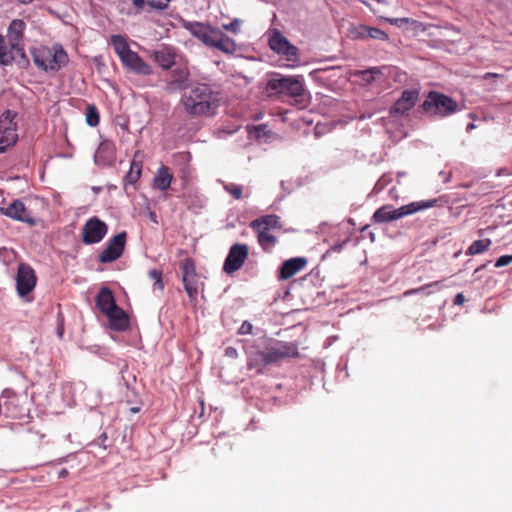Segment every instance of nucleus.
<instances>
[{
	"label": "nucleus",
	"mask_w": 512,
	"mask_h": 512,
	"mask_svg": "<svg viewBox=\"0 0 512 512\" xmlns=\"http://www.w3.org/2000/svg\"><path fill=\"white\" fill-rule=\"evenodd\" d=\"M245 353L247 368L254 370L257 374H262L266 366L300 356L296 342H284L275 339L267 340L262 348L259 345H249L245 348Z\"/></svg>",
	"instance_id": "obj_1"
},
{
	"label": "nucleus",
	"mask_w": 512,
	"mask_h": 512,
	"mask_svg": "<svg viewBox=\"0 0 512 512\" xmlns=\"http://www.w3.org/2000/svg\"><path fill=\"white\" fill-rule=\"evenodd\" d=\"M220 92L215 85L196 81L190 91L183 94L181 104L192 117L211 116L219 106Z\"/></svg>",
	"instance_id": "obj_2"
},
{
	"label": "nucleus",
	"mask_w": 512,
	"mask_h": 512,
	"mask_svg": "<svg viewBox=\"0 0 512 512\" xmlns=\"http://www.w3.org/2000/svg\"><path fill=\"white\" fill-rule=\"evenodd\" d=\"M184 27L207 47L232 55L237 50L236 42L227 36L220 28L209 23L186 22Z\"/></svg>",
	"instance_id": "obj_3"
},
{
	"label": "nucleus",
	"mask_w": 512,
	"mask_h": 512,
	"mask_svg": "<svg viewBox=\"0 0 512 512\" xmlns=\"http://www.w3.org/2000/svg\"><path fill=\"white\" fill-rule=\"evenodd\" d=\"M31 55L34 64L45 72H57L68 63V55L59 45L33 47Z\"/></svg>",
	"instance_id": "obj_4"
},
{
	"label": "nucleus",
	"mask_w": 512,
	"mask_h": 512,
	"mask_svg": "<svg viewBox=\"0 0 512 512\" xmlns=\"http://www.w3.org/2000/svg\"><path fill=\"white\" fill-rule=\"evenodd\" d=\"M436 202V199L427 201H416L401 206L397 209H393L391 205H384L374 212L372 220L375 223H386L390 221H395L404 216L411 215L418 211L431 208L435 206Z\"/></svg>",
	"instance_id": "obj_5"
},
{
	"label": "nucleus",
	"mask_w": 512,
	"mask_h": 512,
	"mask_svg": "<svg viewBox=\"0 0 512 512\" xmlns=\"http://www.w3.org/2000/svg\"><path fill=\"white\" fill-rule=\"evenodd\" d=\"M421 107L425 113L438 117H446L459 110L454 99L437 91L429 92Z\"/></svg>",
	"instance_id": "obj_6"
},
{
	"label": "nucleus",
	"mask_w": 512,
	"mask_h": 512,
	"mask_svg": "<svg viewBox=\"0 0 512 512\" xmlns=\"http://www.w3.org/2000/svg\"><path fill=\"white\" fill-rule=\"evenodd\" d=\"M266 90L275 94H283L291 97H301L304 94V86L298 77L281 76L272 78L267 82Z\"/></svg>",
	"instance_id": "obj_7"
},
{
	"label": "nucleus",
	"mask_w": 512,
	"mask_h": 512,
	"mask_svg": "<svg viewBox=\"0 0 512 512\" xmlns=\"http://www.w3.org/2000/svg\"><path fill=\"white\" fill-rule=\"evenodd\" d=\"M16 116L17 113L9 109L0 116V153L13 146L18 139L17 123L14 122Z\"/></svg>",
	"instance_id": "obj_8"
},
{
	"label": "nucleus",
	"mask_w": 512,
	"mask_h": 512,
	"mask_svg": "<svg viewBox=\"0 0 512 512\" xmlns=\"http://www.w3.org/2000/svg\"><path fill=\"white\" fill-rule=\"evenodd\" d=\"M37 282V277L34 269L27 263H20L18 265L16 275V290L21 298H26L31 301L27 296L34 290Z\"/></svg>",
	"instance_id": "obj_9"
},
{
	"label": "nucleus",
	"mask_w": 512,
	"mask_h": 512,
	"mask_svg": "<svg viewBox=\"0 0 512 512\" xmlns=\"http://www.w3.org/2000/svg\"><path fill=\"white\" fill-rule=\"evenodd\" d=\"M108 231V226L98 217H91L82 228V242L84 244H96L102 241Z\"/></svg>",
	"instance_id": "obj_10"
},
{
	"label": "nucleus",
	"mask_w": 512,
	"mask_h": 512,
	"mask_svg": "<svg viewBox=\"0 0 512 512\" xmlns=\"http://www.w3.org/2000/svg\"><path fill=\"white\" fill-rule=\"evenodd\" d=\"M127 233L125 231L110 238L106 247L99 255V262L111 263L120 258L124 252L126 245Z\"/></svg>",
	"instance_id": "obj_11"
},
{
	"label": "nucleus",
	"mask_w": 512,
	"mask_h": 512,
	"mask_svg": "<svg viewBox=\"0 0 512 512\" xmlns=\"http://www.w3.org/2000/svg\"><path fill=\"white\" fill-rule=\"evenodd\" d=\"M191 74L187 67L173 68L166 78L165 90L169 93L186 90L191 87Z\"/></svg>",
	"instance_id": "obj_12"
},
{
	"label": "nucleus",
	"mask_w": 512,
	"mask_h": 512,
	"mask_svg": "<svg viewBox=\"0 0 512 512\" xmlns=\"http://www.w3.org/2000/svg\"><path fill=\"white\" fill-rule=\"evenodd\" d=\"M249 249L246 244L236 243L230 247L228 255L223 264V270L232 274L239 270L248 258Z\"/></svg>",
	"instance_id": "obj_13"
},
{
	"label": "nucleus",
	"mask_w": 512,
	"mask_h": 512,
	"mask_svg": "<svg viewBox=\"0 0 512 512\" xmlns=\"http://www.w3.org/2000/svg\"><path fill=\"white\" fill-rule=\"evenodd\" d=\"M419 96L417 89H407L402 92L401 97L390 108V115L400 117L405 115L416 104Z\"/></svg>",
	"instance_id": "obj_14"
},
{
	"label": "nucleus",
	"mask_w": 512,
	"mask_h": 512,
	"mask_svg": "<svg viewBox=\"0 0 512 512\" xmlns=\"http://www.w3.org/2000/svg\"><path fill=\"white\" fill-rule=\"evenodd\" d=\"M5 216L16 221L27 223L30 226L36 223L31 212L27 210L24 203L19 199H15L8 207H5Z\"/></svg>",
	"instance_id": "obj_15"
},
{
	"label": "nucleus",
	"mask_w": 512,
	"mask_h": 512,
	"mask_svg": "<svg viewBox=\"0 0 512 512\" xmlns=\"http://www.w3.org/2000/svg\"><path fill=\"white\" fill-rule=\"evenodd\" d=\"M122 63L140 75H150L151 67L134 51L130 50L127 55L121 59Z\"/></svg>",
	"instance_id": "obj_16"
},
{
	"label": "nucleus",
	"mask_w": 512,
	"mask_h": 512,
	"mask_svg": "<svg viewBox=\"0 0 512 512\" xmlns=\"http://www.w3.org/2000/svg\"><path fill=\"white\" fill-rule=\"evenodd\" d=\"M176 51L173 47L162 46L153 52L154 61L164 70L171 69L175 64Z\"/></svg>",
	"instance_id": "obj_17"
},
{
	"label": "nucleus",
	"mask_w": 512,
	"mask_h": 512,
	"mask_svg": "<svg viewBox=\"0 0 512 512\" xmlns=\"http://www.w3.org/2000/svg\"><path fill=\"white\" fill-rule=\"evenodd\" d=\"M96 306L103 313L113 311L118 305L115 302L114 295L108 287H102L96 296Z\"/></svg>",
	"instance_id": "obj_18"
},
{
	"label": "nucleus",
	"mask_w": 512,
	"mask_h": 512,
	"mask_svg": "<svg viewBox=\"0 0 512 512\" xmlns=\"http://www.w3.org/2000/svg\"><path fill=\"white\" fill-rule=\"evenodd\" d=\"M307 264V259L303 257L291 258L283 262L280 268V278L287 280L302 270Z\"/></svg>",
	"instance_id": "obj_19"
},
{
	"label": "nucleus",
	"mask_w": 512,
	"mask_h": 512,
	"mask_svg": "<svg viewBox=\"0 0 512 512\" xmlns=\"http://www.w3.org/2000/svg\"><path fill=\"white\" fill-rule=\"evenodd\" d=\"M106 316L109 319L110 327L116 331H125L129 327V319L126 312L117 306L113 311L108 312Z\"/></svg>",
	"instance_id": "obj_20"
},
{
	"label": "nucleus",
	"mask_w": 512,
	"mask_h": 512,
	"mask_svg": "<svg viewBox=\"0 0 512 512\" xmlns=\"http://www.w3.org/2000/svg\"><path fill=\"white\" fill-rule=\"evenodd\" d=\"M250 227L252 229L262 228L265 230H270L272 228L273 229H281L282 225H281L279 216H277L275 214H270V215L261 216L255 220H253L250 223Z\"/></svg>",
	"instance_id": "obj_21"
},
{
	"label": "nucleus",
	"mask_w": 512,
	"mask_h": 512,
	"mask_svg": "<svg viewBox=\"0 0 512 512\" xmlns=\"http://www.w3.org/2000/svg\"><path fill=\"white\" fill-rule=\"evenodd\" d=\"M268 46L274 52L278 53L285 46L288 39L283 35V33L276 29H269L268 33Z\"/></svg>",
	"instance_id": "obj_22"
},
{
	"label": "nucleus",
	"mask_w": 512,
	"mask_h": 512,
	"mask_svg": "<svg viewBox=\"0 0 512 512\" xmlns=\"http://www.w3.org/2000/svg\"><path fill=\"white\" fill-rule=\"evenodd\" d=\"M172 178L173 176L170 173L169 168L166 166H161L153 179L154 187L165 191L170 187Z\"/></svg>",
	"instance_id": "obj_23"
},
{
	"label": "nucleus",
	"mask_w": 512,
	"mask_h": 512,
	"mask_svg": "<svg viewBox=\"0 0 512 512\" xmlns=\"http://www.w3.org/2000/svg\"><path fill=\"white\" fill-rule=\"evenodd\" d=\"M254 230L257 231L258 243L262 247V249L266 252L271 251L272 248L277 243V237L271 234L269 230H265L262 228H256Z\"/></svg>",
	"instance_id": "obj_24"
},
{
	"label": "nucleus",
	"mask_w": 512,
	"mask_h": 512,
	"mask_svg": "<svg viewBox=\"0 0 512 512\" xmlns=\"http://www.w3.org/2000/svg\"><path fill=\"white\" fill-rule=\"evenodd\" d=\"M110 43L113 45L120 60L131 50L127 40L122 35H112L110 37Z\"/></svg>",
	"instance_id": "obj_25"
},
{
	"label": "nucleus",
	"mask_w": 512,
	"mask_h": 512,
	"mask_svg": "<svg viewBox=\"0 0 512 512\" xmlns=\"http://www.w3.org/2000/svg\"><path fill=\"white\" fill-rule=\"evenodd\" d=\"M277 55L281 56L288 62L296 63L300 60V51L298 47L293 45L289 40Z\"/></svg>",
	"instance_id": "obj_26"
},
{
	"label": "nucleus",
	"mask_w": 512,
	"mask_h": 512,
	"mask_svg": "<svg viewBox=\"0 0 512 512\" xmlns=\"http://www.w3.org/2000/svg\"><path fill=\"white\" fill-rule=\"evenodd\" d=\"M25 26L26 25L23 20H13L8 28V39H13L14 41H21Z\"/></svg>",
	"instance_id": "obj_27"
},
{
	"label": "nucleus",
	"mask_w": 512,
	"mask_h": 512,
	"mask_svg": "<svg viewBox=\"0 0 512 512\" xmlns=\"http://www.w3.org/2000/svg\"><path fill=\"white\" fill-rule=\"evenodd\" d=\"M368 26L359 24L351 25L348 28L347 36L352 40H365L367 39Z\"/></svg>",
	"instance_id": "obj_28"
},
{
	"label": "nucleus",
	"mask_w": 512,
	"mask_h": 512,
	"mask_svg": "<svg viewBox=\"0 0 512 512\" xmlns=\"http://www.w3.org/2000/svg\"><path fill=\"white\" fill-rule=\"evenodd\" d=\"M184 288L190 299H196L198 294V275L182 278Z\"/></svg>",
	"instance_id": "obj_29"
},
{
	"label": "nucleus",
	"mask_w": 512,
	"mask_h": 512,
	"mask_svg": "<svg viewBox=\"0 0 512 512\" xmlns=\"http://www.w3.org/2000/svg\"><path fill=\"white\" fill-rule=\"evenodd\" d=\"M491 245L490 239H481L474 241L466 251L467 255H476L485 252Z\"/></svg>",
	"instance_id": "obj_30"
},
{
	"label": "nucleus",
	"mask_w": 512,
	"mask_h": 512,
	"mask_svg": "<svg viewBox=\"0 0 512 512\" xmlns=\"http://www.w3.org/2000/svg\"><path fill=\"white\" fill-rule=\"evenodd\" d=\"M99 112L95 105L89 104L86 108V123L91 127H96L99 124Z\"/></svg>",
	"instance_id": "obj_31"
},
{
	"label": "nucleus",
	"mask_w": 512,
	"mask_h": 512,
	"mask_svg": "<svg viewBox=\"0 0 512 512\" xmlns=\"http://www.w3.org/2000/svg\"><path fill=\"white\" fill-rule=\"evenodd\" d=\"M182 278L192 277L197 275L195 262L192 258H185L181 262Z\"/></svg>",
	"instance_id": "obj_32"
},
{
	"label": "nucleus",
	"mask_w": 512,
	"mask_h": 512,
	"mask_svg": "<svg viewBox=\"0 0 512 512\" xmlns=\"http://www.w3.org/2000/svg\"><path fill=\"white\" fill-rule=\"evenodd\" d=\"M141 175V164L132 162L129 172L125 176V180L129 184H133L138 181Z\"/></svg>",
	"instance_id": "obj_33"
},
{
	"label": "nucleus",
	"mask_w": 512,
	"mask_h": 512,
	"mask_svg": "<svg viewBox=\"0 0 512 512\" xmlns=\"http://www.w3.org/2000/svg\"><path fill=\"white\" fill-rule=\"evenodd\" d=\"M379 74H381V70L378 67H371L356 73V75L360 76L362 80L367 84L372 83L375 79V76Z\"/></svg>",
	"instance_id": "obj_34"
},
{
	"label": "nucleus",
	"mask_w": 512,
	"mask_h": 512,
	"mask_svg": "<svg viewBox=\"0 0 512 512\" xmlns=\"http://www.w3.org/2000/svg\"><path fill=\"white\" fill-rule=\"evenodd\" d=\"M12 61L13 56L7 52L4 38L0 35V65H9Z\"/></svg>",
	"instance_id": "obj_35"
},
{
	"label": "nucleus",
	"mask_w": 512,
	"mask_h": 512,
	"mask_svg": "<svg viewBox=\"0 0 512 512\" xmlns=\"http://www.w3.org/2000/svg\"><path fill=\"white\" fill-rule=\"evenodd\" d=\"M370 38L386 41L388 39V35L386 32H384L383 30H381L379 28L368 26L367 39H370Z\"/></svg>",
	"instance_id": "obj_36"
},
{
	"label": "nucleus",
	"mask_w": 512,
	"mask_h": 512,
	"mask_svg": "<svg viewBox=\"0 0 512 512\" xmlns=\"http://www.w3.org/2000/svg\"><path fill=\"white\" fill-rule=\"evenodd\" d=\"M224 189L225 191H227L234 199H241L242 198V193H243V188L241 185H238V184H234V183H230V184H226L224 185Z\"/></svg>",
	"instance_id": "obj_37"
},
{
	"label": "nucleus",
	"mask_w": 512,
	"mask_h": 512,
	"mask_svg": "<svg viewBox=\"0 0 512 512\" xmlns=\"http://www.w3.org/2000/svg\"><path fill=\"white\" fill-rule=\"evenodd\" d=\"M149 277L153 279L155 288H158L160 290L164 289V283L162 278V271L153 269L149 272Z\"/></svg>",
	"instance_id": "obj_38"
},
{
	"label": "nucleus",
	"mask_w": 512,
	"mask_h": 512,
	"mask_svg": "<svg viewBox=\"0 0 512 512\" xmlns=\"http://www.w3.org/2000/svg\"><path fill=\"white\" fill-rule=\"evenodd\" d=\"M241 24H242V21L238 18H235L228 24H222V29L226 30L232 34H238L241 29Z\"/></svg>",
	"instance_id": "obj_39"
},
{
	"label": "nucleus",
	"mask_w": 512,
	"mask_h": 512,
	"mask_svg": "<svg viewBox=\"0 0 512 512\" xmlns=\"http://www.w3.org/2000/svg\"><path fill=\"white\" fill-rule=\"evenodd\" d=\"M267 126L264 124H259L257 126H254L250 131V135L253 136L256 139H261L265 137L268 133Z\"/></svg>",
	"instance_id": "obj_40"
},
{
	"label": "nucleus",
	"mask_w": 512,
	"mask_h": 512,
	"mask_svg": "<svg viewBox=\"0 0 512 512\" xmlns=\"http://www.w3.org/2000/svg\"><path fill=\"white\" fill-rule=\"evenodd\" d=\"M112 152H113V145H112V143L111 142H107V141L102 142L100 144V146L98 148V151L96 153V156H95L96 161L99 160V158L101 157V155L103 153H107V154H111L112 155Z\"/></svg>",
	"instance_id": "obj_41"
},
{
	"label": "nucleus",
	"mask_w": 512,
	"mask_h": 512,
	"mask_svg": "<svg viewBox=\"0 0 512 512\" xmlns=\"http://www.w3.org/2000/svg\"><path fill=\"white\" fill-rule=\"evenodd\" d=\"M431 287H436V288L440 289L441 288V282L440 281H435V282H431L429 284L423 285L420 288L408 290V291H406L404 293V295L416 294L418 292L424 291V290H426L428 288H431Z\"/></svg>",
	"instance_id": "obj_42"
},
{
	"label": "nucleus",
	"mask_w": 512,
	"mask_h": 512,
	"mask_svg": "<svg viewBox=\"0 0 512 512\" xmlns=\"http://www.w3.org/2000/svg\"><path fill=\"white\" fill-rule=\"evenodd\" d=\"M170 0H148L147 5L155 10H164L168 7Z\"/></svg>",
	"instance_id": "obj_43"
},
{
	"label": "nucleus",
	"mask_w": 512,
	"mask_h": 512,
	"mask_svg": "<svg viewBox=\"0 0 512 512\" xmlns=\"http://www.w3.org/2000/svg\"><path fill=\"white\" fill-rule=\"evenodd\" d=\"M9 45L11 48L10 53L15 52L16 54H18L20 56H24V50L21 46V41H14L13 39H9Z\"/></svg>",
	"instance_id": "obj_44"
},
{
	"label": "nucleus",
	"mask_w": 512,
	"mask_h": 512,
	"mask_svg": "<svg viewBox=\"0 0 512 512\" xmlns=\"http://www.w3.org/2000/svg\"><path fill=\"white\" fill-rule=\"evenodd\" d=\"M511 262L512 255H503L496 260L495 267H503L509 265Z\"/></svg>",
	"instance_id": "obj_45"
},
{
	"label": "nucleus",
	"mask_w": 512,
	"mask_h": 512,
	"mask_svg": "<svg viewBox=\"0 0 512 512\" xmlns=\"http://www.w3.org/2000/svg\"><path fill=\"white\" fill-rule=\"evenodd\" d=\"M253 326L249 321H244L238 330V334L246 335L252 332Z\"/></svg>",
	"instance_id": "obj_46"
},
{
	"label": "nucleus",
	"mask_w": 512,
	"mask_h": 512,
	"mask_svg": "<svg viewBox=\"0 0 512 512\" xmlns=\"http://www.w3.org/2000/svg\"><path fill=\"white\" fill-rule=\"evenodd\" d=\"M386 21H388L392 25L400 26L402 23H408V18H386Z\"/></svg>",
	"instance_id": "obj_47"
},
{
	"label": "nucleus",
	"mask_w": 512,
	"mask_h": 512,
	"mask_svg": "<svg viewBox=\"0 0 512 512\" xmlns=\"http://www.w3.org/2000/svg\"><path fill=\"white\" fill-rule=\"evenodd\" d=\"M133 6L137 9V13L142 10L145 5L147 4V1L145 0H132Z\"/></svg>",
	"instance_id": "obj_48"
},
{
	"label": "nucleus",
	"mask_w": 512,
	"mask_h": 512,
	"mask_svg": "<svg viewBox=\"0 0 512 512\" xmlns=\"http://www.w3.org/2000/svg\"><path fill=\"white\" fill-rule=\"evenodd\" d=\"M225 355L230 358H236L238 356V352L234 347H227L225 349Z\"/></svg>",
	"instance_id": "obj_49"
},
{
	"label": "nucleus",
	"mask_w": 512,
	"mask_h": 512,
	"mask_svg": "<svg viewBox=\"0 0 512 512\" xmlns=\"http://www.w3.org/2000/svg\"><path fill=\"white\" fill-rule=\"evenodd\" d=\"M465 301V297L462 293H458L454 298V304L455 305H462Z\"/></svg>",
	"instance_id": "obj_50"
},
{
	"label": "nucleus",
	"mask_w": 512,
	"mask_h": 512,
	"mask_svg": "<svg viewBox=\"0 0 512 512\" xmlns=\"http://www.w3.org/2000/svg\"><path fill=\"white\" fill-rule=\"evenodd\" d=\"M346 243L347 241H342L341 243L334 244L331 246L330 250L334 252H340Z\"/></svg>",
	"instance_id": "obj_51"
},
{
	"label": "nucleus",
	"mask_w": 512,
	"mask_h": 512,
	"mask_svg": "<svg viewBox=\"0 0 512 512\" xmlns=\"http://www.w3.org/2000/svg\"><path fill=\"white\" fill-rule=\"evenodd\" d=\"M3 397H5V398H16V395H15V393H14L13 391H11V390H5V391L3 392Z\"/></svg>",
	"instance_id": "obj_52"
},
{
	"label": "nucleus",
	"mask_w": 512,
	"mask_h": 512,
	"mask_svg": "<svg viewBox=\"0 0 512 512\" xmlns=\"http://www.w3.org/2000/svg\"><path fill=\"white\" fill-rule=\"evenodd\" d=\"M497 76H498V75H497V74H494V73H486V74L484 75V78H485V79H486V78H488V77L493 78V77H497Z\"/></svg>",
	"instance_id": "obj_53"
},
{
	"label": "nucleus",
	"mask_w": 512,
	"mask_h": 512,
	"mask_svg": "<svg viewBox=\"0 0 512 512\" xmlns=\"http://www.w3.org/2000/svg\"><path fill=\"white\" fill-rule=\"evenodd\" d=\"M474 128H475V125L473 123H470V124L467 125L466 131L469 132V131H471Z\"/></svg>",
	"instance_id": "obj_54"
},
{
	"label": "nucleus",
	"mask_w": 512,
	"mask_h": 512,
	"mask_svg": "<svg viewBox=\"0 0 512 512\" xmlns=\"http://www.w3.org/2000/svg\"><path fill=\"white\" fill-rule=\"evenodd\" d=\"M150 218H151V220H153L154 222H157V220H156V214H155L154 212H151V213H150Z\"/></svg>",
	"instance_id": "obj_55"
},
{
	"label": "nucleus",
	"mask_w": 512,
	"mask_h": 512,
	"mask_svg": "<svg viewBox=\"0 0 512 512\" xmlns=\"http://www.w3.org/2000/svg\"><path fill=\"white\" fill-rule=\"evenodd\" d=\"M130 411H131L132 413H137V412H139V411H140V408H139V407H132V408L130 409Z\"/></svg>",
	"instance_id": "obj_56"
},
{
	"label": "nucleus",
	"mask_w": 512,
	"mask_h": 512,
	"mask_svg": "<svg viewBox=\"0 0 512 512\" xmlns=\"http://www.w3.org/2000/svg\"><path fill=\"white\" fill-rule=\"evenodd\" d=\"M21 4L31 3L33 0H18Z\"/></svg>",
	"instance_id": "obj_57"
},
{
	"label": "nucleus",
	"mask_w": 512,
	"mask_h": 512,
	"mask_svg": "<svg viewBox=\"0 0 512 512\" xmlns=\"http://www.w3.org/2000/svg\"><path fill=\"white\" fill-rule=\"evenodd\" d=\"M67 473H68V472H67V470H66V469H62V470L60 471V477L65 476Z\"/></svg>",
	"instance_id": "obj_58"
},
{
	"label": "nucleus",
	"mask_w": 512,
	"mask_h": 512,
	"mask_svg": "<svg viewBox=\"0 0 512 512\" xmlns=\"http://www.w3.org/2000/svg\"><path fill=\"white\" fill-rule=\"evenodd\" d=\"M0 214L5 215V207H0Z\"/></svg>",
	"instance_id": "obj_59"
},
{
	"label": "nucleus",
	"mask_w": 512,
	"mask_h": 512,
	"mask_svg": "<svg viewBox=\"0 0 512 512\" xmlns=\"http://www.w3.org/2000/svg\"><path fill=\"white\" fill-rule=\"evenodd\" d=\"M13 404H14V403H13V401H7V402H5V405H6L7 407H9L10 405H13Z\"/></svg>",
	"instance_id": "obj_60"
},
{
	"label": "nucleus",
	"mask_w": 512,
	"mask_h": 512,
	"mask_svg": "<svg viewBox=\"0 0 512 512\" xmlns=\"http://www.w3.org/2000/svg\"><path fill=\"white\" fill-rule=\"evenodd\" d=\"M103 440L107 438L106 434H102L101 437Z\"/></svg>",
	"instance_id": "obj_61"
}]
</instances>
